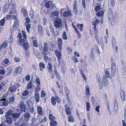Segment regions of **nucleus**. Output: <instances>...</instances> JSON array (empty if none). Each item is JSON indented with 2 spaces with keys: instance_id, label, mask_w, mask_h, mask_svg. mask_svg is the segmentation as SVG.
Instances as JSON below:
<instances>
[{
  "instance_id": "obj_1",
  "label": "nucleus",
  "mask_w": 126,
  "mask_h": 126,
  "mask_svg": "<svg viewBox=\"0 0 126 126\" xmlns=\"http://www.w3.org/2000/svg\"><path fill=\"white\" fill-rule=\"evenodd\" d=\"M111 71L112 76L114 77L115 75V72L116 71V67L115 63V61L113 57L111 58Z\"/></svg>"
},
{
  "instance_id": "obj_2",
  "label": "nucleus",
  "mask_w": 126,
  "mask_h": 126,
  "mask_svg": "<svg viewBox=\"0 0 126 126\" xmlns=\"http://www.w3.org/2000/svg\"><path fill=\"white\" fill-rule=\"evenodd\" d=\"M54 26L57 28H62L63 26L62 21L60 19H57L54 22Z\"/></svg>"
},
{
  "instance_id": "obj_3",
  "label": "nucleus",
  "mask_w": 126,
  "mask_h": 126,
  "mask_svg": "<svg viewBox=\"0 0 126 126\" xmlns=\"http://www.w3.org/2000/svg\"><path fill=\"white\" fill-rule=\"evenodd\" d=\"M22 35L23 38L25 39H19V41L20 42V45L21 46H23L25 43L26 41L25 39H26L27 37L25 35V32L24 31H22Z\"/></svg>"
},
{
  "instance_id": "obj_4",
  "label": "nucleus",
  "mask_w": 126,
  "mask_h": 126,
  "mask_svg": "<svg viewBox=\"0 0 126 126\" xmlns=\"http://www.w3.org/2000/svg\"><path fill=\"white\" fill-rule=\"evenodd\" d=\"M91 101L92 103V104L94 106H96L99 104V101L97 98L95 97H94L93 96L91 97Z\"/></svg>"
},
{
  "instance_id": "obj_5",
  "label": "nucleus",
  "mask_w": 126,
  "mask_h": 126,
  "mask_svg": "<svg viewBox=\"0 0 126 126\" xmlns=\"http://www.w3.org/2000/svg\"><path fill=\"white\" fill-rule=\"evenodd\" d=\"M13 10L14 9H13L10 11L9 13L11 14L14 15H11V18L13 19H15L18 18L16 16L17 14L16 11V10Z\"/></svg>"
},
{
  "instance_id": "obj_6",
  "label": "nucleus",
  "mask_w": 126,
  "mask_h": 126,
  "mask_svg": "<svg viewBox=\"0 0 126 126\" xmlns=\"http://www.w3.org/2000/svg\"><path fill=\"white\" fill-rule=\"evenodd\" d=\"M36 87L35 89L36 91L37 92H38L40 89V80L39 78L36 79Z\"/></svg>"
},
{
  "instance_id": "obj_7",
  "label": "nucleus",
  "mask_w": 126,
  "mask_h": 126,
  "mask_svg": "<svg viewBox=\"0 0 126 126\" xmlns=\"http://www.w3.org/2000/svg\"><path fill=\"white\" fill-rule=\"evenodd\" d=\"M49 48H48V45L47 43H44L43 47L42 48V49H41L42 51H41L42 52H46L48 50Z\"/></svg>"
},
{
  "instance_id": "obj_8",
  "label": "nucleus",
  "mask_w": 126,
  "mask_h": 126,
  "mask_svg": "<svg viewBox=\"0 0 126 126\" xmlns=\"http://www.w3.org/2000/svg\"><path fill=\"white\" fill-rule=\"evenodd\" d=\"M20 115V114L19 113L14 112L12 115V116L13 118H14V121H15L19 117Z\"/></svg>"
},
{
  "instance_id": "obj_9",
  "label": "nucleus",
  "mask_w": 126,
  "mask_h": 126,
  "mask_svg": "<svg viewBox=\"0 0 126 126\" xmlns=\"http://www.w3.org/2000/svg\"><path fill=\"white\" fill-rule=\"evenodd\" d=\"M23 46L24 49L25 50L26 52L27 53L26 54V56L27 55H28V54L29 53H28V52H27L29 48V45L28 43L26 42Z\"/></svg>"
},
{
  "instance_id": "obj_10",
  "label": "nucleus",
  "mask_w": 126,
  "mask_h": 126,
  "mask_svg": "<svg viewBox=\"0 0 126 126\" xmlns=\"http://www.w3.org/2000/svg\"><path fill=\"white\" fill-rule=\"evenodd\" d=\"M109 9L108 11V15L110 19V18L112 17L113 16V11L112 10V9L111 7H109Z\"/></svg>"
},
{
  "instance_id": "obj_11",
  "label": "nucleus",
  "mask_w": 126,
  "mask_h": 126,
  "mask_svg": "<svg viewBox=\"0 0 126 126\" xmlns=\"http://www.w3.org/2000/svg\"><path fill=\"white\" fill-rule=\"evenodd\" d=\"M121 92H120L121 97L123 101H124L125 99V96L124 91L123 88H121L120 89Z\"/></svg>"
},
{
  "instance_id": "obj_12",
  "label": "nucleus",
  "mask_w": 126,
  "mask_h": 126,
  "mask_svg": "<svg viewBox=\"0 0 126 126\" xmlns=\"http://www.w3.org/2000/svg\"><path fill=\"white\" fill-rule=\"evenodd\" d=\"M95 38L96 39V41H97L98 43L99 44H102V43H103V40L101 37V36L99 37L96 35L95 36Z\"/></svg>"
},
{
  "instance_id": "obj_13",
  "label": "nucleus",
  "mask_w": 126,
  "mask_h": 126,
  "mask_svg": "<svg viewBox=\"0 0 126 126\" xmlns=\"http://www.w3.org/2000/svg\"><path fill=\"white\" fill-rule=\"evenodd\" d=\"M17 86L16 84L14 83L10 88V90L11 92H14L17 89Z\"/></svg>"
},
{
  "instance_id": "obj_14",
  "label": "nucleus",
  "mask_w": 126,
  "mask_h": 126,
  "mask_svg": "<svg viewBox=\"0 0 126 126\" xmlns=\"http://www.w3.org/2000/svg\"><path fill=\"white\" fill-rule=\"evenodd\" d=\"M34 98L35 102H36L37 103H38L39 102L40 96L37 93H35Z\"/></svg>"
},
{
  "instance_id": "obj_15",
  "label": "nucleus",
  "mask_w": 126,
  "mask_h": 126,
  "mask_svg": "<svg viewBox=\"0 0 126 126\" xmlns=\"http://www.w3.org/2000/svg\"><path fill=\"white\" fill-rule=\"evenodd\" d=\"M71 13L70 11H65L63 14V16L64 17H69L71 16Z\"/></svg>"
},
{
  "instance_id": "obj_16",
  "label": "nucleus",
  "mask_w": 126,
  "mask_h": 126,
  "mask_svg": "<svg viewBox=\"0 0 126 126\" xmlns=\"http://www.w3.org/2000/svg\"><path fill=\"white\" fill-rule=\"evenodd\" d=\"M55 52L58 59H61L62 57L61 52L59 51L58 50H55Z\"/></svg>"
},
{
  "instance_id": "obj_17",
  "label": "nucleus",
  "mask_w": 126,
  "mask_h": 126,
  "mask_svg": "<svg viewBox=\"0 0 126 126\" xmlns=\"http://www.w3.org/2000/svg\"><path fill=\"white\" fill-rule=\"evenodd\" d=\"M37 112L40 115H42L43 114V111L42 110V107L38 106L37 108Z\"/></svg>"
},
{
  "instance_id": "obj_18",
  "label": "nucleus",
  "mask_w": 126,
  "mask_h": 126,
  "mask_svg": "<svg viewBox=\"0 0 126 126\" xmlns=\"http://www.w3.org/2000/svg\"><path fill=\"white\" fill-rule=\"evenodd\" d=\"M14 112L13 110H9L5 113V117H10V116L11 115H12Z\"/></svg>"
},
{
  "instance_id": "obj_19",
  "label": "nucleus",
  "mask_w": 126,
  "mask_h": 126,
  "mask_svg": "<svg viewBox=\"0 0 126 126\" xmlns=\"http://www.w3.org/2000/svg\"><path fill=\"white\" fill-rule=\"evenodd\" d=\"M22 69L20 67H18L16 68L15 73L16 74H20L21 72Z\"/></svg>"
},
{
  "instance_id": "obj_20",
  "label": "nucleus",
  "mask_w": 126,
  "mask_h": 126,
  "mask_svg": "<svg viewBox=\"0 0 126 126\" xmlns=\"http://www.w3.org/2000/svg\"><path fill=\"white\" fill-rule=\"evenodd\" d=\"M20 109L22 111H23L24 112L26 111V106L24 104L22 103L20 104Z\"/></svg>"
},
{
  "instance_id": "obj_21",
  "label": "nucleus",
  "mask_w": 126,
  "mask_h": 126,
  "mask_svg": "<svg viewBox=\"0 0 126 126\" xmlns=\"http://www.w3.org/2000/svg\"><path fill=\"white\" fill-rule=\"evenodd\" d=\"M40 70L41 71H42L43 69H45V64L43 62L40 63L39 64Z\"/></svg>"
},
{
  "instance_id": "obj_22",
  "label": "nucleus",
  "mask_w": 126,
  "mask_h": 126,
  "mask_svg": "<svg viewBox=\"0 0 126 126\" xmlns=\"http://www.w3.org/2000/svg\"><path fill=\"white\" fill-rule=\"evenodd\" d=\"M65 111L67 114L68 115H70L71 114V112L69 107H68L67 105H65Z\"/></svg>"
},
{
  "instance_id": "obj_23",
  "label": "nucleus",
  "mask_w": 126,
  "mask_h": 126,
  "mask_svg": "<svg viewBox=\"0 0 126 126\" xmlns=\"http://www.w3.org/2000/svg\"><path fill=\"white\" fill-rule=\"evenodd\" d=\"M21 13L23 14V16L25 17H26L28 15L27 11L25 8H22L21 9Z\"/></svg>"
},
{
  "instance_id": "obj_24",
  "label": "nucleus",
  "mask_w": 126,
  "mask_h": 126,
  "mask_svg": "<svg viewBox=\"0 0 126 126\" xmlns=\"http://www.w3.org/2000/svg\"><path fill=\"white\" fill-rule=\"evenodd\" d=\"M26 102L28 107H30L33 106V104L32 102L29 100H26Z\"/></svg>"
},
{
  "instance_id": "obj_25",
  "label": "nucleus",
  "mask_w": 126,
  "mask_h": 126,
  "mask_svg": "<svg viewBox=\"0 0 126 126\" xmlns=\"http://www.w3.org/2000/svg\"><path fill=\"white\" fill-rule=\"evenodd\" d=\"M24 116L25 118L24 120H28V121L29 120V118L31 117V115L29 113L27 112L24 114Z\"/></svg>"
},
{
  "instance_id": "obj_26",
  "label": "nucleus",
  "mask_w": 126,
  "mask_h": 126,
  "mask_svg": "<svg viewBox=\"0 0 126 126\" xmlns=\"http://www.w3.org/2000/svg\"><path fill=\"white\" fill-rule=\"evenodd\" d=\"M27 111L32 113H33L35 111L33 106L30 107H30H28L27 109Z\"/></svg>"
},
{
  "instance_id": "obj_27",
  "label": "nucleus",
  "mask_w": 126,
  "mask_h": 126,
  "mask_svg": "<svg viewBox=\"0 0 126 126\" xmlns=\"http://www.w3.org/2000/svg\"><path fill=\"white\" fill-rule=\"evenodd\" d=\"M6 118V121L8 124H11L12 121V119L11 117H5Z\"/></svg>"
},
{
  "instance_id": "obj_28",
  "label": "nucleus",
  "mask_w": 126,
  "mask_h": 126,
  "mask_svg": "<svg viewBox=\"0 0 126 126\" xmlns=\"http://www.w3.org/2000/svg\"><path fill=\"white\" fill-rule=\"evenodd\" d=\"M42 54L44 56V59L45 61H47L48 59V54L46 52H42Z\"/></svg>"
},
{
  "instance_id": "obj_29",
  "label": "nucleus",
  "mask_w": 126,
  "mask_h": 126,
  "mask_svg": "<svg viewBox=\"0 0 126 126\" xmlns=\"http://www.w3.org/2000/svg\"><path fill=\"white\" fill-rule=\"evenodd\" d=\"M25 24L26 26V28L27 32L28 33H29L30 29L31 28L30 24L28 23L25 22Z\"/></svg>"
},
{
  "instance_id": "obj_30",
  "label": "nucleus",
  "mask_w": 126,
  "mask_h": 126,
  "mask_svg": "<svg viewBox=\"0 0 126 126\" xmlns=\"http://www.w3.org/2000/svg\"><path fill=\"white\" fill-rule=\"evenodd\" d=\"M52 5V2L50 1H48L46 3L45 6L47 8H48L50 7Z\"/></svg>"
},
{
  "instance_id": "obj_31",
  "label": "nucleus",
  "mask_w": 126,
  "mask_h": 126,
  "mask_svg": "<svg viewBox=\"0 0 126 126\" xmlns=\"http://www.w3.org/2000/svg\"><path fill=\"white\" fill-rule=\"evenodd\" d=\"M109 7L112 8L114 5V0H111L110 2L108 3Z\"/></svg>"
},
{
  "instance_id": "obj_32",
  "label": "nucleus",
  "mask_w": 126,
  "mask_h": 126,
  "mask_svg": "<svg viewBox=\"0 0 126 126\" xmlns=\"http://www.w3.org/2000/svg\"><path fill=\"white\" fill-rule=\"evenodd\" d=\"M47 67L48 69V72L51 73L53 71L51 64L49 63L47 65Z\"/></svg>"
},
{
  "instance_id": "obj_33",
  "label": "nucleus",
  "mask_w": 126,
  "mask_h": 126,
  "mask_svg": "<svg viewBox=\"0 0 126 126\" xmlns=\"http://www.w3.org/2000/svg\"><path fill=\"white\" fill-rule=\"evenodd\" d=\"M114 108L115 110H117L118 109V104L116 100H114Z\"/></svg>"
},
{
  "instance_id": "obj_34",
  "label": "nucleus",
  "mask_w": 126,
  "mask_h": 126,
  "mask_svg": "<svg viewBox=\"0 0 126 126\" xmlns=\"http://www.w3.org/2000/svg\"><path fill=\"white\" fill-rule=\"evenodd\" d=\"M38 30L39 33L41 35L43 33V31L42 30V28L41 26L39 25L38 26Z\"/></svg>"
},
{
  "instance_id": "obj_35",
  "label": "nucleus",
  "mask_w": 126,
  "mask_h": 126,
  "mask_svg": "<svg viewBox=\"0 0 126 126\" xmlns=\"http://www.w3.org/2000/svg\"><path fill=\"white\" fill-rule=\"evenodd\" d=\"M29 14L32 18L34 17V11L32 9H31L29 11Z\"/></svg>"
},
{
  "instance_id": "obj_36",
  "label": "nucleus",
  "mask_w": 126,
  "mask_h": 126,
  "mask_svg": "<svg viewBox=\"0 0 126 126\" xmlns=\"http://www.w3.org/2000/svg\"><path fill=\"white\" fill-rule=\"evenodd\" d=\"M50 125L51 126H57V123L54 120H52L50 123Z\"/></svg>"
},
{
  "instance_id": "obj_37",
  "label": "nucleus",
  "mask_w": 126,
  "mask_h": 126,
  "mask_svg": "<svg viewBox=\"0 0 126 126\" xmlns=\"http://www.w3.org/2000/svg\"><path fill=\"white\" fill-rule=\"evenodd\" d=\"M8 73L6 74L7 76H10L11 75L12 72V69L10 68H8L7 70Z\"/></svg>"
},
{
  "instance_id": "obj_38",
  "label": "nucleus",
  "mask_w": 126,
  "mask_h": 126,
  "mask_svg": "<svg viewBox=\"0 0 126 126\" xmlns=\"http://www.w3.org/2000/svg\"><path fill=\"white\" fill-rule=\"evenodd\" d=\"M51 102L53 105H55L56 104V100L55 98L54 97H52L51 99Z\"/></svg>"
},
{
  "instance_id": "obj_39",
  "label": "nucleus",
  "mask_w": 126,
  "mask_h": 126,
  "mask_svg": "<svg viewBox=\"0 0 126 126\" xmlns=\"http://www.w3.org/2000/svg\"><path fill=\"white\" fill-rule=\"evenodd\" d=\"M53 16H59V11L58 10L53 12L52 13Z\"/></svg>"
},
{
  "instance_id": "obj_40",
  "label": "nucleus",
  "mask_w": 126,
  "mask_h": 126,
  "mask_svg": "<svg viewBox=\"0 0 126 126\" xmlns=\"http://www.w3.org/2000/svg\"><path fill=\"white\" fill-rule=\"evenodd\" d=\"M5 18L4 17L0 21V25L1 26H3L4 25L5 22Z\"/></svg>"
},
{
  "instance_id": "obj_41",
  "label": "nucleus",
  "mask_w": 126,
  "mask_h": 126,
  "mask_svg": "<svg viewBox=\"0 0 126 126\" xmlns=\"http://www.w3.org/2000/svg\"><path fill=\"white\" fill-rule=\"evenodd\" d=\"M15 96H14L12 97H11L9 99V102L10 103L13 104L14 103L15 101Z\"/></svg>"
},
{
  "instance_id": "obj_42",
  "label": "nucleus",
  "mask_w": 126,
  "mask_h": 126,
  "mask_svg": "<svg viewBox=\"0 0 126 126\" xmlns=\"http://www.w3.org/2000/svg\"><path fill=\"white\" fill-rule=\"evenodd\" d=\"M9 103V101H3L2 103V104L0 106H8Z\"/></svg>"
},
{
  "instance_id": "obj_43",
  "label": "nucleus",
  "mask_w": 126,
  "mask_h": 126,
  "mask_svg": "<svg viewBox=\"0 0 126 126\" xmlns=\"http://www.w3.org/2000/svg\"><path fill=\"white\" fill-rule=\"evenodd\" d=\"M62 37L64 40H67L68 38L66 36V32L65 31H64L63 33Z\"/></svg>"
},
{
  "instance_id": "obj_44",
  "label": "nucleus",
  "mask_w": 126,
  "mask_h": 126,
  "mask_svg": "<svg viewBox=\"0 0 126 126\" xmlns=\"http://www.w3.org/2000/svg\"><path fill=\"white\" fill-rule=\"evenodd\" d=\"M102 80L104 83L105 85H107L108 83V81H107V78L105 76H104Z\"/></svg>"
},
{
  "instance_id": "obj_45",
  "label": "nucleus",
  "mask_w": 126,
  "mask_h": 126,
  "mask_svg": "<svg viewBox=\"0 0 126 126\" xmlns=\"http://www.w3.org/2000/svg\"><path fill=\"white\" fill-rule=\"evenodd\" d=\"M83 25V24H78L77 25V26L79 29L81 31L82 30V27Z\"/></svg>"
},
{
  "instance_id": "obj_46",
  "label": "nucleus",
  "mask_w": 126,
  "mask_h": 126,
  "mask_svg": "<svg viewBox=\"0 0 126 126\" xmlns=\"http://www.w3.org/2000/svg\"><path fill=\"white\" fill-rule=\"evenodd\" d=\"M7 45L6 42H4L0 46V47L2 49H3L6 47Z\"/></svg>"
},
{
  "instance_id": "obj_47",
  "label": "nucleus",
  "mask_w": 126,
  "mask_h": 126,
  "mask_svg": "<svg viewBox=\"0 0 126 126\" xmlns=\"http://www.w3.org/2000/svg\"><path fill=\"white\" fill-rule=\"evenodd\" d=\"M113 39H112V45L113 47H115L116 46V40L114 39L113 38Z\"/></svg>"
},
{
  "instance_id": "obj_48",
  "label": "nucleus",
  "mask_w": 126,
  "mask_h": 126,
  "mask_svg": "<svg viewBox=\"0 0 126 126\" xmlns=\"http://www.w3.org/2000/svg\"><path fill=\"white\" fill-rule=\"evenodd\" d=\"M32 85L33 84L32 83V81H30L27 86V89H31L32 87Z\"/></svg>"
},
{
  "instance_id": "obj_49",
  "label": "nucleus",
  "mask_w": 126,
  "mask_h": 126,
  "mask_svg": "<svg viewBox=\"0 0 126 126\" xmlns=\"http://www.w3.org/2000/svg\"><path fill=\"white\" fill-rule=\"evenodd\" d=\"M68 121L70 122H73L74 121L73 117L71 115L69 117Z\"/></svg>"
},
{
  "instance_id": "obj_50",
  "label": "nucleus",
  "mask_w": 126,
  "mask_h": 126,
  "mask_svg": "<svg viewBox=\"0 0 126 126\" xmlns=\"http://www.w3.org/2000/svg\"><path fill=\"white\" fill-rule=\"evenodd\" d=\"M29 93V92L28 91L26 90L24 91L22 94V95L23 96H26Z\"/></svg>"
},
{
  "instance_id": "obj_51",
  "label": "nucleus",
  "mask_w": 126,
  "mask_h": 126,
  "mask_svg": "<svg viewBox=\"0 0 126 126\" xmlns=\"http://www.w3.org/2000/svg\"><path fill=\"white\" fill-rule=\"evenodd\" d=\"M105 75L107 78H111L110 76V74L109 73V72L108 71H106L105 72Z\"/></svg>"
},
{
  "instance_id": "obj_52",
  "label": "nucleus",
  "mask_w": 126,
  "mask_h": 126,
  "mask_svg": "<svg viewBox=\"0 0 126 126\" xmlns=\"http://www.w3.org/2000/svg\"><path fill=\"white\" fill-rule=\"evenodd\" d=\"M19 20L18 19V18H17L15 19V20L14 21V24L15 25H16V27H18L19 26Z\"/></svg>"
},
{
  "instance_id": "obj_53",
  "label": "nucleus",
  "mask_w": 126,
  "mask_h": 126,
  "mask_svg": "<svg viewBox=\"0 0 126 126\" xmlns=\"http://www.w3.org/2000/svg\"><path fill=\"white\" fill-rule=\"evenodd\" d=\"M33 45L35 47H37L38 46V42L36 40L33 41Z\"/></svg>"
},
{
  "instance_id": "obj_54",
  "label": "nucleus",
  "mask_w": 126,
  "mask_h": 126,
  "mask_svg": "<svg viewBox=\"0 0 126 126\" xmlns=\"http://www.w3.org/2000/svg\"><path fill=\"white\" fill-rule=\"evenodd\" d=\"M63 44V42L61 39L60 38H59L58 40V45H62Z\"/></svg>"
},
{
  "instance_id": "obj_55",
  "label": "nucleus",
  "mask_w": 126,
  "mask_h": 126,
  "mask_svg": "<svg viewBox=\"0 0 126 126\" xmlns=\"http://www.w3.org/2000/svg\"><path fill=\"white\" fill-rule=\"evenodd\" d=\"M9 62V61L8 59L7 58L5 59L3 63L5 64H7Z\"/></svg>"
},
{
  "instance_id": "obj_56",
  "label": "nucleus",
  "mask_w": 126,
  "mask_h": 126,
  "mask_svg": "<svg viewBox=\"0 0 126 126\" xmlns=\"http://www.w3.org/2000/svg\"><path fill=\"white\" fill-rule=\"evenodd\" d=\"M49 119L50 120H53L55 119V117L53 116V114H51L49 116Z\"/></svg>"
},
{
  "instance_id": "obj_57",
  "label": "nucleus",
  "mask_w": 126,
  "mask_h": 126,
  "mask_svg": "<svg viewBox=\"0 0 126 126\" xmlns=\"http://www.w3.org/2000/svg\"><path fill=\"white\" fill-rule=\"evenodd\" d=\"M49 28L50 29L51 31L52 32V33L55 34V32L52 26L50 25L49 26Z\"/></svg>"
},
{
  "instance_id": "obj_58",
  "label": "nucleus",
  "mask_w": 126,
  "mask_h": 126,
  "mask_svg": "<svg viewBox=\"0 0 126 126\" xmlns=\"http://www.w3.org/2000/svg\"><path fill=\"white\" fill-rule=\"evenodd\" d=\"M116 20V18L115 17H113V19L111 21V25L112 26L114 25L115 24V20Z\"/></svg>"
},
{
  "instance_id": "obj_59",
  "label": "nucleus",
  "mask_w": 126,
  "mask_h": 126,
  "mask_svg": "<svg viewBox=\"0 0 126 126\" xmlns=\"http://www.w3.org/2000/svg\"><path fill=\"white\" fill-rule=\"evenodd\" d=\"M15 61L16 62H18L20 60V59L17 57H15L14 58Z\"/></svg>"
},
{
  "instance_id": "obj_60",
  "label": "nucleus",
  "mask_w": 126,
  "mask_h": 126,
  "mask_svg": "<svg viewBox=\"0 0 126 126\" xmlns=\"http://www.w3.org/2000/svg\"><path fill=\"white\" fill-rule=\"evenodd\" d=\"M65 91L67 96H68L69 91L68 89L66 87H65Z\"/></svg>"
},
{
  "instance_id": "obj_61",
  "label": "nucleus",
  "mask_w": 126,
  "mask_h": 126,
  "mask_svg": "<svg viewBox=\"0 0 126 126\" xmlns=\"http://www.w3.org/2000/svg\"><path fill=\"white\" fill-rule=\"evenodd\" d=\"M55 99L56 100L57 102L58 103H60L61 102V100L59 98V97L57 96H56L55 97Z\"/></svg>"
},
{
  "instance_id": "obj_62",
  "label": "nucleus",
  "mask_w": 126,
  "mask_h": 126,
  "mask_svg": "<svg viewBox=\"0 0 126 126\" xmlns=\"http://www.w3.org/2000/svg\"><path fill=\"white\" fill-rule=\"evenodd\" d=\"M37 58H42V56L40 52H38L37 54V55L36 56Z\"/></svg>"
},
{
  "instance_id": "obj_63",
  "label": "nucleus",
  "mask_w": 126,
  "mask_h": 126,
  "mask_svg": "<svg viewBox=\"0 0 126 126\" xmlns=\"http://www.w3.org/2000/svg\"><path fill=\"white\" fill-rule=\"evenodd\" d=\"M46 94L44 91H42L41 92V97H43L45 96Z\"/></svg>"
},
{
  "instance_id": "obj_64",
  "label": "nucleus",
  "mask_w": 126,
  "mask_h": 126,
  "mask_svg": "<svg viewBox=\"0 0 126 126\" xmlns=\"http://www.w3.org/2000/svg\"><path fill=\"white\" fill-rule=\"evenodd\" d=\"M5 72L4 70H0V74L1 75H3L4 74Z\"/></svg>"
}]
</instances>
